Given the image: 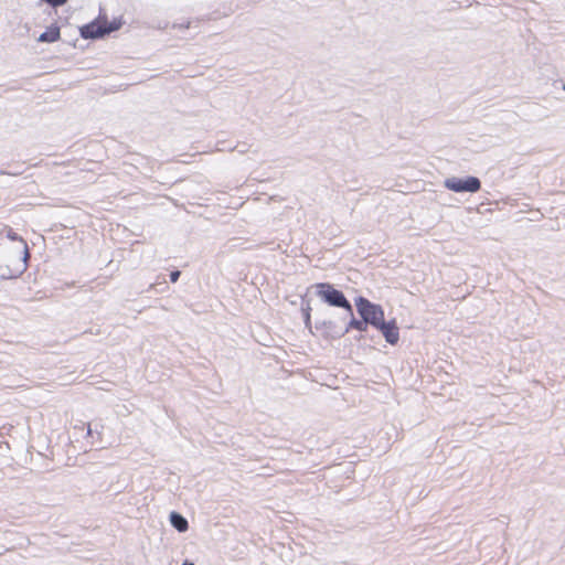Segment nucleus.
Masks as SVG:
<instances>
[{"label": "nucleus", "instance_id": "1", "mask_svg": "<svg viewBox=\"0 0 565 565\" xmlns=\"http://www.w3.org/2000/svg\"><path fill=\"white\" fill-rule=\"evenodd\" d=\"M7 238L12 243L11 247L1 244L6 249L4 259L8 266H13L14 271L9 275L2 274L1 277H12L22 274L28 266L29 249L25 241L17 235L12 230L7 231Z\"/></svg>", "mask_w": 565, "mask_h": 565}, {"label": "nucleus", "instance_id": "2", "mask_svg": "<svg viewBox=\"0 0 565 565\" xmlns=\"http://www.w3.org/2000/svg\"><path fill=\"white\" fill-rule=\"evenodd\" d=\"M317 290V296L330 306L343 308L350 316H353V309L350 302L344 297L343 292L333 288L328 282H319L313 286Z\"/></svg>", "mask_w": 565, "mask_h": 565}, {"label": "nucleus", "instance_id": "3", "mask_svg": "<svg viewBox=\"0 0 565 565\" xmlns=\"http://www.w3.org/2000/svg\"><path fill=\"white\" fill-rule=\"evenodd\" d=\"M355 307L361 318L364 319L367 324H371L374 328H377L385 320L382 307L371 302L366 298H356Z\"/></svg>", "mask_w": 565, "mask_h": 565}, {"label": "nucleus", "instance_id": "4", "mask_svg": "<svg viewBox=\"0 0 565 565\" xmlns=\"http://www.w3.org/2000/svg\"><path fill=\"white\" fill-rule=\"evenodd\" d=\"M444 186L456 193H476L480 190L481 183L480 180L476 177H456L451 175L444 180Z\"/></svg>", "mask_w": 565, "mask_h": 565}, {"label": "nucleus", "instance_id": "5", "mask_svg": "<svg viewBox=\"0 0 565 565\" xmlns=\"http://www.w3.org/2000/svg\"><path fill=\"white\" fill-rule=\"evenodd\" d=\"M120 25L121 22L116 20L111 22L96 20L86 25H83L79 31L84 39H98L105 34L118 30Z\"/></svg>", "mask_w": 565, "mask_h": 565}, {"label": "nucleus", "instance_id": "6", "mask_svg": "<svg viewBox=\"0 0 565 565\" xmlns=\"http://www.w3.org/2000/svg\"><path fill=\"white\" fill-rule=\"evenodd\" d=\"M390 344H396L399 340L398 328L395 320L383 321L377 328Z\"/></svg>", "mask_w": 565, "mask_h": 565}, {"label": "nucleus", "instance_id": "7", "mask_svg": "<svg viewBox=\"0 0 565 565\" xmlns=\"http://www.w3.org/2000/svg\"><path fill=\"white\" fill-rule=\"evenodd\" d=\"M170 523L177 531L181 533L188 531L189 529V523L186 519L177 512H171Z\"/></svg>", "mask_w": 565, "mask_h": 565}, {"label": "nucleus", "instance_id": "8", "mask_svg": "<svg viewBox=\"0 0 565 565\" xmlns=\"http://www.w3.org/2000/svg\"><path fill=\"white\" fill-rule=\"evenodd\" d=\"M60 39V29L57 26H50L45 32L41 33L38 38L39 42L53 43Z\"/></svg>", "mask_w": 565, "mask_h": 565}, {"label": "nucleus", "instance_id": "9", "mask_svg": "<svg viewBox=\"0 0 565 565\" xmlns=\"http://www.w3.org/2000/svg\"><path fill=\"white\" fill-rule=\"evenodd\" d=\"M349 329H355V330H359V331H366L367 323L364 321V319H362V320L352 319L350 321V323H349V327L347 328V331Z\"/></svg>", "mask_w": 565, "mask_h": 565}, {"label": "nucleus", "instance_id": "10", "mask_svg": "<svg viewBox=\"0 0 565 565\" xmlns=\"http://www.w3.org/2000/svg\"><path fill=\"white\" fill-rule=\"evenodd\" d=\"M180 277V271L179 270H174L170 274V279L172 282H175Z\"/></svg>", "mask_w": 565, "mask_h": 565}, {"label": "nucleus", "instance_id": "11", "mask_svg": "<svg viewBox=\"0 0 565 565\" xmlns=\"http://www.w3.org/2000/svg\"><path fill=\"white\" fill-rule=\"evenodd\" d=\"M305 323H306V326H307V327H309V326H310V313H309V309H308V310H306V312H305Z\"/></svg>", "mask_w": 565, "mask_h": 565}, {"label": "nucleus", "instance_id": "12", "mask_svg": "<svg viewBox=\"0 0 565 565\" xmlns=\"http://www.w3.org/2000/svg\"><path fill=\"white\" fill-rule=\"evenodd\" d=\"M330 324H331V322H326V321H323V322H321L320 324H317V326H316V328H317V329H320V327L327 328V327H328V326H330Z\"/></svg>", "mask_w": 565, "mask_h": 565}, {"label": "nucleus", "instance_id": "13", "mask_svg": "<svg viewBox=\"0 0 565 565\" xmlns=\"http://www.w3.org/2000/svg\"><path fill=\"white\" fill-rule=\"evenodd\" d=\"M86 434H87V436H92L93 430L90 428V425L87 426V433Z\"/></svg>", "mask_w": 565, "mask_h": 565}, {"label": "nucleus", "instance_id": "14", "mask_svg": "<svg viewBox=\"0 0 565 565\" xmlns=\"http://www.w3.org/2000/svg\"><path fill=\"white\" fill-rule=\"evenodd\" d=\"M323 337H324V338H333V335H332V334H327V333H326V334H323Z\"/></svg>", "mask_w": 565, "mask_h": 565}, {"label": "nucleus", "instance_id": "15", "mask_svg": "<svg viewBox=\"0 0 565 565\" xmlns=\"http://www.w3.org/2000/svg\"><path fill=\"white\" fill-rule=\"evenodd\" d=\"M182 565H194V564L191 562H184Z\"/></svg>", "mask_w": 565, "mask_h": 565}, {"label": "nucleus", "instance_id": "16", "mask_svg": "<svg viewBox=\"0 0 565 565\" xmlns=\"http://www.w3.org/2000/svg\"><path fill=\"white\" fill-rule=\"evenodd\" d=\"M563 89L565 90V84L563 85Z\"/></svg>", "mask_w": 565, "mask_h": 565}]
</instances>
